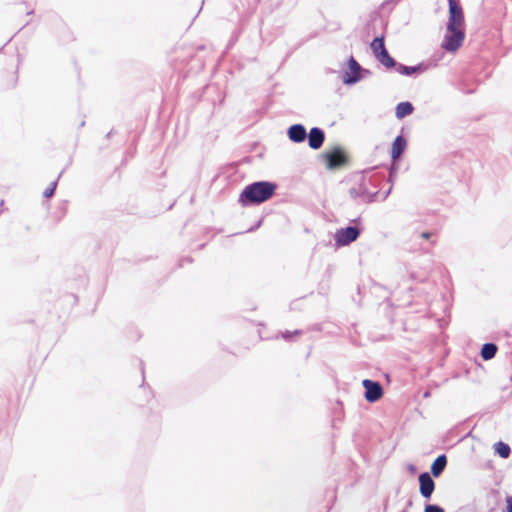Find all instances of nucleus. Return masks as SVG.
Instances as JSON below:
<instances>
[{"mask_svg": "<svg viewBox=\"0 0 512 512\" xmlns=\"http://www.w3.org/2000/svg\"><path fill=\"white\" fill-rule=\"evenodd\" d=\"M464 16L461 7L454 0H449V21L442 47L449 52H456L462 45L464 34Z\"/></svg>", "mask_w": 512, "mask_h": 512, "instance_id": "nucleus-1", "label": "nucleus"}, {"mask_svg": "<svg viewBox=\"0 0 512 512\" xmlns=\"http://www.w3.org/2000/svg\"><path fill=\"white\" fill-rule=\"evenodd\" d=\"M276 186L273 183L261 181L248 185L240 195L243 204L261 203L272 197Z\"/></svg>", "mask_w": 512, "mask_h": 512, "instance_id": "nucleus-2", "label": "nucleus"}, {"mask_svg": "<svg viewBox=\"0 0 512 512\" xmlns=\"http://www.w3.org/2000/svg\"><path fill=\"white\" fill-rule=\"evenodd\" d=\"M371 49L377 60L387 68L395 66L394 59L388 54L384 45V38L377 37L371 43Z\"/></svg>", "mask_w": 512, "mask_h": 512, "instance_id": "nucleus-3", "label": "nucleus"}, {"mask_svg": "<svg viewBox=\"0 0 512 512\" xmlns=\"http://www.w3.org/2000/svg\"><path fill=\"white\" fill-rule=\"evenodd\" d=\"M360 235L356 227H346L336 231L334 240L337 246H346L355 241Z\"/></svg>", "mask_w": 512, "mask_h": 512, "instance_id": "nucleus-4", "label": "nucleus"}, {"mask_svg": "<svg viewBox=\"0 0 512 512\" xmlns=\"http://www.w3.org/2000/svg\"><path fill=\"white\" fill-rule=\"evenodd\" d=\"M362 385L365 388V399L374 403L378 401L383 395V389L378 382L365 379L362 381Z\"/></svg>", "mask_w": 512, "mask_h": 512, "instance_id": "nucleus-5", "label": "nucleus"}, {"mask_svg": "<svg viewBox=\"0 0 512 512\" xmlns=\"http://www.w3.org/2000/svg\"><path fill=\"white\" fill-rule=\"evenodd\" d=\"M349 72H345L343 75V82L347 85H352L357 83L362 79L361 75V66L357 63V61L351 57L348 62Z\"/></svg>", "mask_w": 512, "mask_h": 512, "instance_id": "nucleus-6", "label": "nucleus"}, {"mask_svg": "<svg viewBox=\"0 0 512 512\" xmlns=\"http://www.w3.org/2000/svg\"><path fill=\"white\" fill-rule=\"evenodd\" d=\"M324 158L328 169H336L342 166L346 161V157L340 148H336L332 152L326 153Z\"/></svg>", "mask_w": 512, "mask_h": 512, "instance_id": "nucleus-7", "label": "nucleus"}, {"mask_svg": "<svg viewBox=\"0 0 512 512\" xmlns=\"http://www.w3.org/2000/svg\"><path fill=\"white\" fill-rule=\"evenodd\" d=\"M420 493L423 497L429 498L434 491V481L428 473L419 476Z\"/></svg>", "mask_w": 512, "mask_h": 512, "instance_id": "nucleus-8", "label": "nucleus"}, {"mask_svg": "<svg viewBox=\"0 0 512 512\" xmlns=\"http://www.w3.org/2000/svg\"><path fill=\"white\" fill-rule=\"evenodd\" d=\"M288 137L292 142L300 143L303 142L307 136L306 129L301 124L292 125L288 129Z\"/></svg>", "mask_w": 512, "mask_h": 512, "instance_id": "nucleus-9", "label": "nucleus"}, {"mask_svg": "<svg viewBox=\"0 0 512 512\" xmlns=\"http://www.w3.org/2000/svg\"><path fill=\"white\" fill-rule=\"evenodd\" d=\"M406 147L407 140L402 135L397 136L391 147L392 160L395 161L399 159L402 153L405 151Z\"/></svg>", "mask_w": 512, "mask_h": 512, "instance_id": "nucleus-10", "label": "nucleus"}, {"mask_svg": "<svg viewBox=\"0 0 512 512\" xmlns=\"http://www.w3.org/2000/svg\"><path fill=\"white\" fill-rule=\"evenodd\" d=\"M309 146L312 149H319L324 142V133L319 128H312L308 136Z\"/></svg>", "mask_w": 512, "mask_h": 512, "instance_id": "nucleus-11", "label": "nucleus"}, {"mask_svg": "<svg viewBox=\"0 0 512 512\" xmlns=\"http://www.w3.org/2000/svg\"><path fill=\"white\" fill-rule=\"evenodd\" d=\"M447 464V459L445 455L438 456L431 466V473L434 477H438L441 475L443 470L445 469Z\"/></svg>", "mask_w": 512, "mask_h": 512, "instance_id": "nucleus-12", "label": "nucleus"}, {"mask_svg": "<svg viewBox=\"0 0 512 512\" xmlns=\"http://www.w3.org/2000/svg\"><path fill=\"white\" fill-rule=\"evenodd\" d=\"M413 111V106L409 102H401L396 107V117L402 119L410 115Z\"/></svg>", "mask_w": 512, "mask_h": 512, "instance_id": "nucleus-13", "label": "nucleus"}, {"mask_svg": "<svg viewBox=\"0 0 512 512\" xmlns=\"http://www.w3.org/2000/svg\"><path fill=\"white\" fill-rule=\"evenodd\" d=\"M496 352H497L496 345H494L492 343H487V344H484L482 347L481 356L483 359L489 360L495 356Z\"/></svg>", "mask_w": 512, "mask_h": 512, "instance_id": "nucleus-14", "label": "nucleus"}, {"mask_svg": "<svg viewBox=\"0 0 512 512\" xmlns=\"http://www.w3.org/2000/svg\"><path fill=\"white\" fill-rule=\"evenodd\" d=\"M495 451L502 458H508L511 452L510 447L503 442H498L495 444Z\"/></svg>", "mask_w": 512, "mask_h": 512, "instance_id": "nucleus-15", "label": "nucleus"}, {"mask_svg": "<svg viewBox=\"0 0 512 512\" xmlns=\"http://www.w3.org/2000/svg\"><path fill=\"white\" fill-rule=\"evenodd\" d=\"M419 68L418 67H410V66H405V65H399L398 66V71L403 74V75H411L413 73H415Z\"/></svg>", "mask_w": 512, "mask_h": 512, "instance_id": "nucleus-16", "label": "nucleus"}, {"mask_svg": "<svg viewBox=\"0 0 512 512\" xmlns=\"http://www.w3.org/2000/svg\"><path fill=\"white\" fill-rule=\"evenodd\" d=\"M56 185H57V183H56V182H53V183H52V185H51V187L47 188V189L44 191V197H46V198L51 197V196L53 195V193H54V190H55V188H56Z\"/></svg>", "mask_w": 512, "mask_h": 512, "instance_id": "nucleus-17", "label": "nucleus"}, {"mask_svg": "<svg viewBox=\"0 0 512 512\" xmlns=\"http://www.w3.org/2000/svg\"><path fill=\"white\" fill-rule=\"evenodd\" d=\"M425 512H444V510L437 505H427L425 507Z\"/></svg>", "mask_w": 512, "mask_h": 512, "instance_id": "nucleus-18", "label": "nucleus"}, {"mask_svg": "<svg viewBox=\"0 0 512 512\" xmlns=\"http://www.w3.org/2000/svg\"><path fill=\"white\" fill-rule=\"evenodd\" d=\"M506 512H512V496L506 498Z\"/></svg>", "mask_w": 512, "mask_h": 512, "instance_id": "nucleus-19", "label": "nucleus"}, {"mask_svg": "<svg viewBox=\"0 0 512 512\" xmlns=\"http://www.w3.org/2000/svg\"><path fill=\"white\" fill-rule=\"evenodd\" d=\"M283 337H284V338H288V337H289V335H288V334H283Z\"/></svg>", "mask_w": 512, "mask_h": 512, "instance_id": "nucleus-20", "label": "nucleus"}]
</instances>
